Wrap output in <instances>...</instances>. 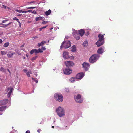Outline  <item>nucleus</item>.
Segmentation results:
<instances>
[{"label": "nucleus", "mask_w": 133, "mask_h": 133, "mask_svg": "<svg viewBox=\"0 0 133 133\" xmlns=\"http://www.w3.org/2000/svg\"><path fill=\"white\" fill-rule=\"evenodd\" d=\"M99 38L98 40L96 43L97 46L99 47L103 45L104 43V37L103 35L99 34L98 36Z\"/></svg>", "instance_id": "nucleus-1"}, {"label": "nucleus", "mask_w": 133, "mask_h": 133, "mask_svg": "<svg viewBox=\"0 0 133 133\" xmlns=\"http://www.w3.org/2000/svg\"><path fill=\"white\" fill-rule=\"evenodd\" d=\"M100 57L99 55L95 54L93 55L89 58V61L91 63H93L96 62Z\"/></svg>", "instance_id": "nucleus-2"}, {"label": "nucleus", "mask_w": 133, "mask_h": 133, "mask_svg": "<svg viewBox=\"0 0 133 133\" xmlns=\"http://www.w3.org/2000/svg\"><path fill=\"white\" fill-rule=\"evenodd\" d=\"M56 112L60 117H63L65 115V112L63 108L59 107L56 109Z\"/></svg>", "instance_id": "nucleus-3"}, {"label": "nucleus", "mask_w": 133, "mask_h": 133, "mask_svg": "<svg viewBox=\"0 0 133 133\" xmlns=\"http://www.w3.org/2000/svg\"><path fill=\"white\" fill-rule=\"evenodd\" d=\"M70 46V42L69 41H64L63 42L60 46V49H61L63 47L65 49H67L69 48Z\"/></svg>", "instance_id": "nucleus-4"}, {"label": "nucleus", "mask_w": 133, "mask_h": 133, "mask_svg": "<svg viewBox=\"0 0 133 133\" xmlns=\"http://www.w3.org/2000/svg\"><path fill=\"white\" fill-rule=\"evenodd\" d=\"M55 99L59 102L63 101V97L61 94L56 93L54 95Z\"/></svg>", "instance_id": "nucleus-5"}, {"label": "nucleus", "mask_w": 133, "mask_h": 133, "mask_svg": "<svg viewBox=\"0 0 133 133\" xmlns=\"http://www.w3.org/2000/svg\"><path fill=\"white\" fill-rule=\"evenodd\" d=\"M75 99L76 101L79 103H82L83 100V99L81 97V95L80 94H78L75 96Z\"/></svg>", "instance_id": "nucleus-6"}, {"label": "nucleus", "mask_w": 133, "mask_h": 133, "mask_svg": "<svg viewBox=\"0 0 133 133\" xmlns=\"http://www.w3.org/2000/svg\"><path fill=\"white\" fill-rule=\"evenodd\" d=\"M82 66L84 70L87 71L89 69L90 65L89 63L84 62L83 63Z\"/></svg>", "instance_id": "nucleus-7"}, {"label": "nucleus", "mask_w": 133, "mask_h": 133, "mask_svg": "<svg viewBox=\"0 0 133 133\" xmlns=\"http://www.w3.org/2000/svg\"><path fill=\"white\" fill-rule=\"evenodd\" d=\"M84 76V73L83 72H80L76 75V78L77 79L81 80L83 77Z\"/></svg>", "instance_id": "nucleus-8"}, {"label": "nucleus", "mask_w": 133, "mask_h": 133, "mask_svg": "<svg viewBox=\"0 0 133 133\" xmlns=\"http://www.w3.org/2000/svg\"><path fill=\"white\" fill-rule=\"evenodd\" d=\"M66 66L68 68L72 67L74 65V63L72 61H67L65 62Z\"/></svg>", "instance_id": "nucleus-9"}, {"label": "nucleus", "mask_w": 133, "mask_h": 133, "mask_svg": "<svg viewBox=\"0 0 133 133\" xmlns=\"http://www.w3.org/2000/svg\"><path fill=\"white\" fill-rule=\"evenodd\" d=\"M9 91V92H8V93L7 94V97H8V98H9V97H10V96L11 95V93H12V92L13 88L12 87H10L8 88L5 91L6 92H8Z\"/></svg>", "instance_id": "nucleus-10"}, {"label": "nucleus", "mask_w": 133, "mask_h": 133, "mask_svg": "<svg viewBox=\"0 0 133 133\" xmlns=\"http://www.w3.org/2000/svg\"><path fill=\"white\" fill-rule=\"evenodd\" d=\"M72 35L77 40L79 39L80 38L79 36V34L78 33L77 31H75L72 33Z\"/></svg>", "instance_id": "nucleus-11"}, {"label": "nucleus", "mask_w": 133, "mask_h": 133, "mask_svg": "<svg viewBox=\"0 0 133 133\" xmlns=\"http://www.w3.org/2000/svg\"><path fill=\"white\" fill-rule=\"evenodd\" d=\"M63 72L65 74L68 75L72 72V70L66 68L64 70Z\"/></svg>", "instance_id": "nucleus-12"}, {"label": "nucleus", "mask_w": 133, "mask_h": 133, "mask_svg": "<svg viewBox=\"0 0 133 133\" xmlns=\"http://www.w3.org/2000/svg\"><path fill=\"white\" fill-rule=\"evenodd\" d=\"M104 48L103 46L99 48L97 50V52L98 53V54L99 55V54H102L103 52H104Z\"/></svg>", "instance_id": "nucleus-13"}, {"label": "nucleus", "mask_w": 133, "mask_h": 133, "mask_svg": "<svg viewBox=\"0 0 133 133\" xmlns=\"http://www.w3.org/2000/svg\"><path fill=\"white\" fill-rule=\"evenodd\" d=\"M8 99H6L0 101V105H3L9 102Z\"/></svg>", "instance_id": "nucleus-14"}, {"label": "nucleus", "mask_w": 133, "mask_h": 133, "mask_svg": "<svg viewBox=\"0 0 133 133\" xmlns=\"http://www.w3.org/2000/svg\"><path fill=\"white\" fill-rule=\"evenodd\" d=\"M63 57L64 58L68 59L70 58L68 56V53L66 52H64L63 54Z\"/></svg>", "instance_id": "nucleus-15"}, {"label": "nucleus", "mask_w": 133, "mask_h": 133, "mask_svg": "<svg viewBox=\"0 0 133 133\" xmlns=\"http://www.w3.org/2000/svg\"><path fill=\"white\" fill-rule=\"evenodd\" d=\"M15 54L14 52H12L11 51H10L8 52L7 56L8 58H12L13 57V55Z\"/></svg>", "instance_id": "nucleus-16"}, {"label": "nucleus", "mask_w": 133, "mask_h": 133, "mask_svg": "<svg viewBox=\"0 0 133 133\" xmlns=\"http://www.w3.org/2000/svg\"><path fill=\"white\" fill-rule=\"evenodd\" d=\"M78 31L79 34L81 36H83L85 33L83 29L79 30Z\"/></svg>", "instance_id": "nucleus-17"}, {"label": "nucleus", "mask_w": 133, "mask_h": 133, "mask_svg": "<svg viewBox=\"0 0 133 133\" xmlns=\"http://www.w3.org/2000/svg\"><path fill=\"white\" fill-rule=\"evenodd\" d=\"M46 42V41H42L40 43L38 44L37 46L38 47H39L41 46H43V45Z\"/></svg>", "instance_id": "nucleus-18"}, {"label": "nucleus", "mask_w": 133, "mask_h": 133, "mask_svg": "<svg viewBox=\"0 0 133 133\" xmlns=\"http://www.w3.org/2000/svg\"><path fill=\"white\" fill-rule=\"evenodd\" d=\"M44 18L43 17L39 16L38 17H36L35 18V20L36 21H37L41 19L44 20Z\"/></svg>", "instance_id": "nucleus-19"}, {"label": "nucleus", "mask_w": 133, "mask_h": 133, "mask_svg": "<svg viewBox=\"0 0 133 133\" xmlns=\"http://www.w3.org/2000/svg\"><path fill=\"white\" fill-rule=\"evenodd\" d=\"M32 73L31 71L30 70H28V71L26 73V74L28 77L30 76V74Z\"/></svg>", "instance_id": "nucleus-20"}, {"label": "nucleus", "mask_w": 133, "mask_h": 133, "mask_svg": "<svg viewBox=\"0 0 133 133\" xmlns=\"http://www.w3.org/2000/svg\"><path fill=\"white\" fill-rule=\"evenodd\" d=\"M88 41L86 40L84 41L83 43V45L84 47H86L88 45Z\"/></svg>", "instance_id": "nucleus-21"}, {"label": "nucleus", "mask_w": 133, "mask_h": 133, "mask_svg": "<svg viewBox=\"0 0 133 133\" xmlns=\"http://www.w3.org/2000/svg\"><path fill=\"white\" fill-rule=\"evenodd\" d=\"M6 108V106H3L0 107V111L5 110Z\"/></svg>", "instance_id": "nucleus-22"}, {"label": "nucleus", "mask_w": 133, "mask_h": 133, "mask_svg": "<svg viewBox=\"0 0 133 133\" xmlns=\"http://www.w3.org/2000/svg\"><path fill=\"white\" fill-rule=\"evenodd\" d=\"M71 49V50L72 52H74L76 51V47L75 45L72 46Z\"/></svg>", "instance_id": "nucleus-23"}, {"label": "nucleus", "mask_w": 133, "mask_h": 133, "mask_svg": "<svg viewBox=\"0 0 133 133\" xmlns=\"http://www.w3.org/2000/svg\"><path fill=\"white\" fill-rule=\"evenodd\" d=\"M51 12V11L50 10L47 11L45 12V14L46 15L48 16L49 15Z\"/></svg>", "instance_id": "nucleus-24"}, {"label": "nucleus", "mask_w": 133, "mask_h": 133, "mask_svg": "<svg viewBox=\"0 0 133 133\" xmlns=\"http://www.w3.org/2000/svg\"><path fill=\"white\" fill-rule=\"evenodd\" d=\"M75 78L74 77H71L69 79V81L73 83L75 82Z\"/></svg>", "instance_id": "nucleus-25"}, {"label": "nucleus", "mask_w": 133, "mask_h": 133, "mask_svg": "<svg viewBox=\"0 0 133 133\" xmlns=\"http://www.w3.org/2000/svg\"><path fill=\"white\" fill-rule=\"evenodd\" d=\"M9 44V43L8 42L5 43L3 45V46L6 48L8 47Z\"/></svg>", "instance_id": "nucleus-26"}, {"label": "nucleus", "mask_w": 133, "mask_h": 133, "mask_svg": "<svg viewBox=\"0 0 133 133\" xmlns=\"http://www.w3.org/2000/svg\"><path fill=\"white\" fill-rule=\"evenodd\" d=\"M1 52L2 55H3L6 54L7 53V52L5 51H1Z\"/></svg>", "instance_id": "nucleus-27"}, {"label": "nucleus", "mask_w": 133, "mask_h": 133, "mask_svg": "<svg viewBox=\"0 0 133 133\" xmlns=\"http://www.w3.org/2000/svg\"><path fill=\"white\" fill-rule=\"evenodd\" d=\"M31 78L34 81L36 82V83H37L38 82V80L37 78H35L32 77H31Z\"/></svg>", "instance_id": "nucleus-28"}, {"label": "nucleus", "mask_w": 133, "mask_h": 133, "mask_svg": "<svg viewBox=\"0 0 133 133\" xmlns=\"http://www.w3.org/2000/svg\"><path fill=\"white\" fill-rule=\"evenodd\" d=\"M6 70L3 67H1V68L0 70L1 71L3 72H5V71Z\"/></svg>", "instance_id": "nucleus-29"}, {"label": "nucleus", "mask_w": 133, "mask_h": 133, "mask_svg": "<svg viewBox=\"0 0 133 133\" xmlns=\"http://www.w3.org/2000/svg\"><path fill=\"white\" fill-rule=\"evenodd\" d=\"M15 11L19 13H21V12L23 13V11L21 10H19L16 9L15 10Z\"/></svg>", "instance_id": "nucleus-30"}, {"label": "nucleus", "mask_w": 133, "mask_h": 133, "mask_svg": "<svg viewBox=\"0 0 133 133\" xmlns=\"http://www.w3.org/2000/svg\"><path fill=\"white\" fill-rule=\"evenodd\" d=\"M34 53L35 54H37L39 53L38 50L36 49H34Z\"/></svg>", "instance_id": "nucleus-31"}, {"label": "nucleus", "mask_w": 133, "mask_h": 133, "mask_svg": "<svg viewBox=\"0 0 133 133\" xmlns=\"http://www.w3.org/2000/svg\"><path fill=\"white\" fill-rule=\"evenodd\" d=\"M9 19H7L5 20H3L2 21V22L3 23H5L6 22L8 21H9Z\"/></svg>", "instance_id": "nucleus-32"}, {"label": "nucleus", "mask_w": 133, "mask_h": 133, "mask_svg": "<svg viewBox=\"0 0 133 133\" xmlns=\"http://www.w3.org/2000/svg\"><path fill=\"white\" fill-rule=\"evenodd\" d=\"M37 56H35L33 57L31 59V60L32 61H34V60H35L36 58H37Z\"/></svg>", "instance_id": "nucleus-33"}, {"label": "nucleus", "mask_w": 133, "mask_h": 133, "mask_svg": "<svg viewBox=\"0 0 133 133\" xmlns=\"http://www.w3.org/2000/svg\"><path fill=\"white\" fill-rule=\"evenodd\" d=\"M13 19L14 20H16V21L18 22H19V19H17L16 17H15L14 18H13Z\"/></svg>", "instance_id": "nucleus-34"}, {"label": "nucleus", "mask_w": 133, "mask_h": 133, "mask_svg": "<svg viewBox=\"0 0 133 133\" xmlns=\"http://www.w3.org/2000/svg\"><path fill=\"white\" fill-rule=\"evenodd\" d=\"M34 53V49L32 50L30 52V54L31 55H32Z\"/></svg>", "instance_id": "nucleus-35"}, {"label": "nucleus", "mask_w": 133, "mask_h": 133, "mask_svg": "<svg viewBox=\"0 0 133 133\" xmlns=\"http://www.w3.org/2000/svg\"><path fill=\"white\" fill-rule=\"evenodd\" d=\"M38 53L40 52L42 53L43 52V51L42 50V49H41L40 48H39L38 50Z\"/></svg>", "instance_id": "nucleus-36"}, {"label": "nucleus", "mask_w": 133, "mask_h": 133, "mask_svg": "<svg viewBox=\"0 0 133 133\" xmlns=\"http://www.w3.org/2000/svg\"><path fill=\"white\" fill-rule=\"evenodd\" d=\"M89 34V31H87V32L85 33V35L87 36H88Z\"/></svg>", "instance_id": "nucleus-37"}, {"label": "nucleus", "mask_w": 133, "mask_h": 133, "mask_svg": "<svg viewBox=\"0 0 133 133\" xmlns=\"http://www.w3.org/2000/svg\"><path fill=\"white\" fill-rule=\"evenodd\" d=\"M48 21H43L42 22V23L44 24H45L48 23Z\"/></svg>", "instance_id": "nucleus-38"}, {"label": "nucleus", "mask_w": 133, "mask_h": 133, "mask_svg": "<svg viewBox=\"0 0 133 133\" xmlns=\"http://www.w3.org/2000/svg\"><path fill=\"white\" fill-rule=\"evenodd\" d=\"M36 8V7H30L27 8V9H34Z\"/></svg>", "instance_id": "nucleus-39"}, {"label": "nucleus", "mask_w": 133, "mask_h": 133, "mask_svg": "<svg viewBox=\"0 0 133 133\" xmlns=\"http://www.w3.org/2000/svg\"><path fill=\"white\" fill-rule=\"evenodd\" d=\"M65 90L67 92H69V90L68 88H65Z\"/></svg>", "instance_id": "nucleus-40"}, {"label": "nucleus", "mask_w": 133, "mask_h": 133, "mask_svg": "<svg viewBox=\"0 0 133 133\" xmlns=\"http://www.w3.org/2000/svg\"><path fill=\"white\" fill-rule=\"evenodd\" d=\"M1 25H4V27L5 28L6 27L8 26V24H1Z\"/></svg>", "instance_id": "nucleus-41"}, {"label": "nucleus", "mask_w": 133, "mask_h": 133, "mask_svg": "<svg viewBox=\"0 0 133 133\" xmlns=\"http://www.w3.org/2000/svg\"><path fill=\"white\" fill-rule=\"evenodd\" d=\"M31 13L36 14V11H31Z\"/></svg>", "instance_id": "nucleus-42"}, {"label": "nucleus", "mask_w": 133, "mask_h": 133, "mask_svg": "<svg viewBox=\"0 0 133 133\" xmlns=\"http://www.w3.org/2000/svg\"><path fill=\"white\" fill-rule=\"evenodd\" d=\"M32 39L34 40L35 39L38 38V37L37 36H35V37H32Z\"/></svg>", "instance_id": "nucleus-43"}, {"label": "nucleus", "mask_w": 133, "mask_h": 133, "mask_svg": "<svg viewBox=\"0 0 133 133\" xmlns=\"http://www.w3.org/2000/svg\"><path fill=\"white\" fill-rule=\"evenodd\" d=\"M19 23V26L20 28L21 27V24L20 22L19 21V22H18Z\"/></svg>", "instance_id": "nucleus-44"}, {"label": "nucleus", "mask_w": 133, "mask_h": 133, "mask_svg": "<svg viewBox=\"0 0 133 133\" xmlns=\"http://www.w3.org/2000/svg\"><path fill=\"white\" fill-rule=\"evenodd\" d=\"M42 50H46V48L45 47H42Z\"/></svg>", "instance_id": "nucleus-45"}, {"label": "nucleus", "mask_w": 133, "mask_h": 133, "mask_svg": "<svg viewBox=\"0 0 133 133\" xmlns=\"http://www.w3.org/2000/svg\"><path fill=\"white\" fill-rule=\"evenodd\" d=\"M48 26V25H46L45 26H44L43 27H42L41 28V29H44L46 28L47 26Z\"/></svg>", "instance_id": "nucleus-46"}, {"label": "nucleus", "mask_w": 133, "mask_h": 133, "mask_svg": "<svg viewBox=\"0 0 133 133\" xmlns=\"http://www.w3.org/2000/svg\"><path fill=\"white\" fill-rule=\"evenodd\" d=\"M7 70L9 72L10 74V75H11V72L9 69H7Z\"/></svg>", "instance_id": "nucleus-47"}, {"label": "nucleus", "mask_w": 133, "mask_h": 133, "mask_svg": "<svg viewBox=\"0 0 133 133\" xmlns=\"http://www.w3.org/2000/svg\"><path fill=\"white\" fill-rule=\"evenodd\" d=\"M23 71L24 72H25L26 73V72L28 71V70H26V69H24L23 70Z\"/></svg>", "instance_id": "nucleus-48"}, {"label": "nucleus", "mask_w": 133, "mask_h": 133, "mask_svg": "<svg viewBox=\"0 0 133 133\" xmlns=\"http://www.w3.org/2000/svg\"><path fill=\"white\" fill-rule=\"evenodd\" d=\"M25 133H30V131L29 130H27L26 131Z\"/></svg>", "instance_id": "nucleus-49"}, {"label": "nucleus", "mask_w": 133, "mask_h": 133, "mask_svg": "<svg viewBox=\"0 0 133 133\" xmlns=\"http://www.w3.org/2000/svg\"><path fill=\"white\" fill-rule=\"evenodd\" d=\"M3 42V41L2 39H0V44L2 43Z\"/></svg>", "instance_id": "nucleus-50"}, {"label": "nucleus", "mask_w": 133, "mask_h": 133, "mask_svg": "<svg viewBox=\"0 0 133 133\" xmlns=\"http://www.w3.org/2000/svg\"><path fill=\"white\" fill-rule=\"evenodd\" d=\"M31 11H32V10H29L28 11H27V12H31Z\"/></svg>", "instance_id": "nucleus-51"}, {"label": "nucleus", "mask_w": 133, "mask_h": 133, "mask_svg": "<svg viewBox=\"0 0 133 133\" xmlns=\"http://www.w3.org/2000/svg\"><path fill=\"white\" fill-rule=\"evenodd\" d=\"M44 123V122L43 121H42L40 123V124H43Z\"/></svg>", "instance_id": "nucleus-52"}, {"label": "nucleus", "mask_w": 133, "mask_h": 133, "mask_svg": "<svg viewBox=\"0 0 133 133\" xmlns=\"http://www.w3.org/2000/svg\"><path fill=\"white\" fill-rule=\"evenodd\" d=\"M40 130L41 131L40 129H38L37 130V132L39 133Z\"/></svg>", "instance_id": "nucleus-53"}, {"label": "nucleus", "mask_w": 133, "mask_h": 133, "mask_svg": "<svg viewBox=\"0 0 133 133\" xmlns=\"http://www.w3.org/2000/svg\"><path fill=\"white\" fill-rule=\"evenodd\" d=\"M27 13V11H23V13Z\"/></svg>", "instance_id": "nucleus-54"}, {"label": "nucleus", "mask_w": 133, "mask_h": 133, "mask_svg": "<svg viewBox=\"0 0 133 133\" xmlns=\"http://www.w3.org/2000/svg\"><path fill=\"white\" fill-rule=\"evenodd\" d=\"M11 23H12V22H9V23L8 24V25H9Z\"/></svg>", "instance_id": "nucleus-55"}, {"label": "nucleus", "mask_w": 133, "mask_h": 133, "mask_svg": "<svg viewBox=\"0 0 133 133\" xmlns=\"http://www.w3.org/2000/svg\"><path fill=\"white\" fill-rule=\"evenodd\" d=\"M26 56L27 57H28V56H29V55L28 54H26Z\"/></svg>", "instance_id": "nucleus-56"}, {"label": "nucleus", "mask_w": 133, "mask_h": 133, "mask_svg": "<svg viewBox=\"0 0 133 133\" xmlns=\"http://www.w3.org/2000/svg\"><path fill=\"white\" fill-rule=\"evenodd\" d=\"M68 36H66V37H65V40L66 39H68Z\"/></svg>", "instance_id": "nucleus-57"}, {"label": "nucleus", "mask_w": 133, "mask_h": 133, "mask_svg": "<svg viewBox=\"0 0 133 133\" xmlns=\"http://www.w3.org/2000/svg\"><path fill=\"white\" fill-rule=\"evenodd\" d=\"M1 26L3 28H5L4 27V25H3V26Z\"/></svg>", "instance_id": "nucleus-58"}, {"label": "nucleus", "mask_w": 133, "mask_h": 133, "mask_svg": "<svg viewBox=\"0 0 133 133\" xmlns=\"http://www.w3.org/2000/svg\"><path fill=\"white\" fill-rule=\"evenodd\" d=\"M22 15V14H19L18 15V16H20Z\"/></svg>", "instance_id": "nucleus-59"}, {"label": "nucleus", "mask_w": 133, "mask_h": 133, "mask_svg": "<svg viewBox=\"0 0 133 133\" xmlns=\"http://www.w3.org/2000/svg\"><path fill=\"white\" fill-rule=\"evenodd\" d=\"M41 29V28H40V29H39V30H40V31H41L42 30V29Z\"/></svg>", "instance_id": "nucleus-60"}, {"label": "nucleus", "mask_w": 133, "mask_h": 133, "mask_svg": "<svg viewBox=\"0 0 133 133\" xmlns=\"http://www.w3.org/2000/svg\"><path fill=\"white\" fill-rule=\"evenodd\" d=\"M23 59H25V57H23L22 58Z\"/></svg>", "instance_id": "nucleus-61"}, {"label": "nucleus", "mask_w": 133, "mask_h": 133, "mask_svg": "<svg viewBox=\"0 0 133 133\" xmlns=\"http://www.w3.org/2000/svg\"><path fill=\"white\" fill-rule=\"evenodd\" d=\"M35 75H36V76H37V74L35 73Z\"/></svg>", "instance_id": "nucleus-62"}, {"label": "nucleus", "mask_w": 133, "mask_h": 133, "mask_svg": "<svg viewBox=\"0 0 133 133\" xmlns=\"http://www.w3.org/2000/svg\"><path fill=\"white\" fill-rule=\"evenodd\" d=\"M2 114V113H0V115H1Z\"/></svg>", "instance_id": "nucleus-63"}, {"label": "nucleus", "mask_w": 133, "mask_h": 133, "mask_svg": "<svg viewBox=\"0 0 133 133\" xmlns=\"http://www.w3.org/2000/svg\"><path fill=\"white\" fill-rule=\"evenodd\" d=\"M30 2V3H33V2Z\"/></svg>", "instance_id": "nucleus-64"}]
</instances>
